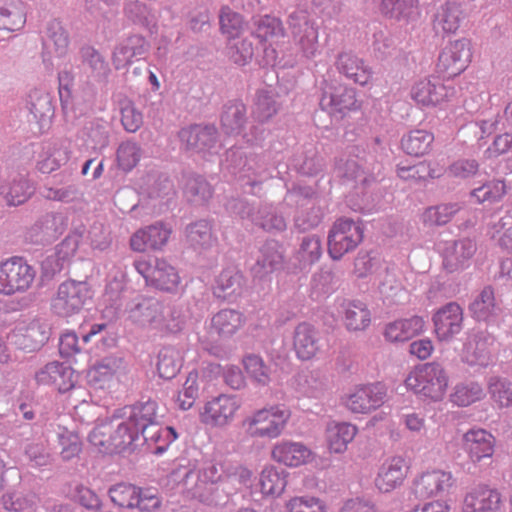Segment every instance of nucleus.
<instances>
[{
    "label": "nucleus",
    "mask_w": 512,
    "mask_h": 512,
    "mask_svg": "<svg viewBox=\"0 0 512 512\" xmlns=\"http://www.w3.org/2000/svg\"><path fill=\"white\" fill-rule=\"evenodd\" d=\"M176 438L177 433L173 427L162 428L156 422H145L130 427V453L138 451L161 455Z\"/></svg>",
    "instance_id": "obj_1"
},
{
    "label": "nucleus",
    "mask_w": 512,
    "mask_h": 512,
    "mask_svg": "<svg viewBox=\"0 0 512 512\" xmlns=\"http://www.w3.org/2000/svg\"><path fill=\"white\" fill-rule=\"evenodd\" d=\"M405 384L416 394L439 401L446 392L448 378L439 363L431 362L410 373L405 379Z\"/></svg>",
    "instance_id": "obj_2"
},
{
    "label": "nucleus",
    "mask_w": 512,
    "mask_h": 512,
    "mask_svg": "<svg viewBox=\"0 0 512 512\" xmlns=\"http://www.w3.org/2000/svg\"><path fill=\"white\" fill-rule=\"evenodd\" d=\"M225 162L232 174H239L243 188L250 187L248 192L254 195L259 194L262 182L270 177L257 157H247L240 148L229 149L226 152Z\"/></svg>",
    "instance_id": "obj_3"
},
{
    "label": "nucleus",
    "mask_w": 512,
    "mask_h": 512,
    "mask_svg": "<svg viewBox=\"0 0 512 512\" xmlns=\"http://www.w3.org/2000/svg\"><path fill=\"white\" fill-rule=\"evenodd\" d=\"M92 295L93 287L88 281L66 280L58 286L51 309L60 317H71L82 310Z\"/></svg>",
    "instance_id": "obj_4"
},
{
    "label": "nucleus",
    "mask_w": 512,
    "mask_h": 512,
    "mask_svg": "<svg viewBox=\"0 0 512 512\" xmlns=\"http://www.w3.org/2000/svg\"><path fill=\"white\" fill-rule=\"evenodd\" d=\"M36 270L23 258L13 257L0 263V295L12 296L29 290Z\"/></svg>",
    "instance_id": "obj_5"
},
{
    "label": "nucleus",
    "mask_w": 512,
    "mask_h": 512,
    "mask_svg": "<svg viewBox=\"0 0 512 512\" xmlns=\"http://www.w3.org/2000/svg\"><path fill=\"white\" fill-rule=\"evenodd\" d=\"M133 266L146 285H153L160 290H176L180 282L176 269L164 259H146L140 256L133 260Z\"/></svg>",
    "instance_id": "obj_6"
},
{
    "label": "nucleus",
    "mask_w": 512,
    "mask_h": 512,
    "mask_svg": "<svg viewBox=\"0 0 512 512\" xmlns=\"http://www.w3.org/2000/svg\"><path fill=\"white\" fill-rule=\"evenodd\" d=\"M363 240L361 223L349 218H340L328 234V253L333 260H340L353 251Z\"/></svg>",
    "instance_id": "obj_7"
},
{
    "label": "nucleus",
    "mask_w": 512,
    "mask_h": 512,
    "mask_svg": "<svg viewBox=\"0 0 512 512\" xmlns=\"http://www.w3.org/2000/svg\"><path fill=\"white\" fill-rule=\"evenodd\" d=\"M289 418L288 409L273 406L255 412L251 418L246 419L245 425L252 437L276 438L283 431Z\"/></svg>",
    "instance_id": "obj_8"
},
{
    "label": "nucleus",
    "mask_w": 512,
    "mask_h": 512,
    "mask_svg": "<svg viewBox=\"0 0 512 512\" xmlns=\"http://www.w3.org/2000/svg\"><path fill=\"white\" fill-rule=\"evenodd\" d=\"M471 58L470 41L466 38L455 40L446 45L440 52L436 71L444 78H453L467 68Z\"/></svg>",
    "instance_id": "obj_9"
},
{
    "label": "nucleus",
    "mask_w": 512,
    "mask_h": 512,
    "mask_svg": "<svg viewBox=\"0 0 512 512\" xmlns=\"http://www.w3.org/2000/svg\"><path fill=\"white\" fill-rule=\"evenodd\" d=\"M319 105L330 115L342 118L347 112L356 110L359 105L356 91L346 86H335L324 79L321 86Z\"/></svg>",
    "instance_id": "obj_10"
},
{
    "label": "nucleus",
    "mask_w": 512,
    "mask_h": 512,
    "mask_svg": "<svg viewBox=\"0 0 512 512\" xmlns=\"http://www.w3.org/2000/svg\"><path fill=\"white\" fill-rule=\"evenodd\" d=\"M338 176L348 180L359 181L363 186H368L376 181L381 171V164L375 161L372 155L368 157H349L339 159L336 162Z\"/></svg>",
    "instance_id": "obj_11"
},
{
    "label": "nucleus",
    "mask_w": 512,
    "mask_h": 512,
    "mask_svg": "<svg viewBox=\"0 0 512 512\" xmlns=\"http://www.w3.org/2000/svg\"><path fill=\"white\" fill-rule=\"evenodd\" d=\"M387 390L382 383L357 387L345 398V406L353 413L367 414L379 408L385 402Z\"/></svg>",
    "instance_id": "obj_12"
},
{
    "label": "nucleus",
    "mask_w": 512,
    "mask_h": 512,
    "mask_svg": "<svg viewBox=\"0 0 512 512\" xmlns=\"http://www.w3.org/2000/svg\"><path fill=\"white\" fill-rule=\"evenodd\" d=\"M463 310L456 302L442 306L434 315V332L439 341L449 342L463 328Z\"/></svg>",
    "instance_id": "obj_13"
},
{
    "label": "nucleus",
    "mask_w": 512,
    "mask_h": 512,
    "mask_svg": "<svg viewBox=\"0 0 512 512\" xmlns=\"http://www.w3.org/2000/svg\"><path fill=\"white\" fill-rule=\"evenodd\" d=\"M288 25L293 37L298 40L303 53L310 58L317 52L318 31L312 22L309 21L308 13L305 10H295L288 16Z\"/></svg>",
    "instance_id": "obj_14"
},
{
    "label": "nucleus",
    "mask_w": 512,
    "mask_h": 512,
    "mask_svg": "<svg viewBox=\"0 0 512 512\" xmlns=\"http://www.w3.org/2000/svg\"><path fill=\"white\" fill-rule=\"evenodd\" d=\"M179 138L185 149L193 152H207L218 142V130L214 124H194L182 128Z\"/></svg>",
    "instance_id": "obj_15"
},
{
    "label": "nucleus",
    "mask_w": 512,
    "mask_h": 512,
    "mask_svg": "<svg viewBox=\"0 0 512 512\" xmlns=\"http://www.w3.org/2000/svg\"><path fill=\"white\" fill-rule=\"evenodd\" d=\"M239 407L240 403L234 396L219 395L204 405L201 412L202 422L213 426L228 425Z\"/></svg>",
    "instance_id": "obj_16"
},
{
    "label": "nucleus",
    "mask_w": 512,
    "mask_h": 512,
    "mask_svg": "<svg viewBox=\"0 0 512 512\" xmlns=\"http://www.w3.org/2000/svg\"><path fill=\"white\" fill-rule=\"evenodd\" d=\"M408 464L402 456L386 459L380 466L375 485L382 493H389L401 486L407 476Z\"/></svg>",
    "instance_id": "obj_17"
},
{
    "label": "nucleus",
    "mask_w": 512,
    "mask_h": 512,
    "mask_svg": "<svg viewBox=\"0 0 512 512\" xmlns=\"http://www.w3.org/2000/svg\"><path fill=\"white\" fill-rule=\"evenodd\" d=\"M454 484L451 472L433 470L423 473L414 481L413 493L417 498L443 495Z\"/></svg>",
    "instance_id": "obj_18"
},
{
    "label": "nucleus",
    "mask_w": 512,
    "mask_h": 512,
    "mask_svg": "<svg viewBox=\"0 0 512 512\" xmlns=\"http://www.w3.org/2000/svg\"><path fill=\"white\" fill-rule=\"evenodd\" d=\"M334 65L339 74L361 86L368 84L372 79L371 67L352 52H340Z\"/></svg>",
    "instance_id": "obj_19"
},
{
    "label": "nucleus",
    "mask_w": 512,
    "mask_h": 512,
    "mask_svg": "<svg viewBox=\"0 0 512 512\" xmlns=\"http://www.w3.org/2000/svg\"><path fill=\"white\" fill-rule=\"evenodd\" d=\"M494 447V436L484 429H470L462 437V448L473 463L491 458Z\"/></svg>",
    "instance_id": "obj_20"
},
{
    "label": "nucleus",
    "mask_w": 512,
    "mask_h": 512,
    "mask_svg": "<svg viewBox=\"0 0 512 512\" xmlns=\"http://www.w3.org/2000/svg\"><path fill=\"white\" fill-rule=\"evenodd\" d=\"M501 503V494L496 489L481 485L467 493L463 512H498Z\"/></svg>",
    "instance_id": "obj_21"
},
{
    "label": "nucleus",
    "mask_w": 512,
    "mask_h": 512,
    "mask_svg": "<svg viewBox=\"0 0 512 512\" xmlns=\"http://www.w3.org/2000/svg\"><path fill=\"white\" fill-rule=\"evenodd\" d=\"M293 347L299 359H312L321 348L320 332L310 323L298 324L294 330Z\"/></svg>",
    "instance_id": "obj_22"
},
{
    "label": "nucleus",
    "mask_w": 512,
    "mask_h": 512,
    "mask_svg": "<svg viewBox=\"0 0 512 512\" xmlns=\"http://www.w3.org/2000/svg\"><path fill=\"white\" fill-rule=\"evenodd\" d=\"M40 385L53 386L59 392H66L74 386L73 370L59 362H51L35 375Z\"/></svg>",
    "instance_id": "obj_23"
},
{
    "label": "nucleus",
    "mask_w": 512,
    "mask_h": 512,
    "mask_svg": "<svg viewBox=\"0 0 512 512\" xmlns=\"http://www.w3.org/2000/svg\"><path fill=\"white\" fill-rule=\"evenodd\" d=\"M247 123V107L241 100H229L222 106L220 125L226 135L242 134Z\"/></svg>",
    "instance_id": "obj_24"
},
{
    "label": "nucleus",
    "mask_w": 512,
    "mask_h": 512,
    "mask_svg": "<svg viewBox=\"0 0 512 512\" xmlns=\"http://www.w3.org/2000/svg\"><path fill=\"white\" fill-rule=\"evenodd\" d=\"M477 250L476 243L470 238H462L446 243L443 265L448 272L462 269Z\"/></svg>",
    "instance_id": "obj_25"
},
{
    "label": "nucleus",
    "mask_w": 512,
    "mask_h": 512,
    "mask_svg": "<svg viewBox=\"0 0 512 512\" xmlns=\"http://www.w3.org/2000/svg\"><path fill=\"white\" fill-rule=\"evenodd\" d=\"M170 232V229L160 222L152 224L134 233L130 238V247L136 251L159 249L166 244Z\"/></svg>",
    "instance_id": "obj_26"
},
{
    "label": "nucleus",
    "mask_w": 512,
    "mask_h": 512,
    "mask_svg": "<svg viewBox=\"0 0 512 512\" xmlns=\"http://www.w3.org/2000/svg\"><path fill=\"white\" fill-rule=\"evenodd\" d=\"M135 190L145 199L165 198L174 194V186L168 176L148 173L138 179Z\"/></svg>",
    "instance_id": "obj_27"
},
{
    "label": "nucleus",
    "mask_w": 512,
    "mask_h": 512,
    "mask_svg": "<svg viewBox=\"0 0 512 512\" xmlns=\"http://www.w3.org/2000/svg\"><path fill=\"white\" fill-rule=\"evenodd\" d=\"M283 261L278 242L271 240L265 242L259 250V255L251 272L255 278L262 279L277 270Z\"/></svg>",
    "instance_id": "obj_28"
},
{
    "label": "nucleus",
    "mask_w": 512,
    "mask_h": 512,
    "mask_svg": "<svg viewBox=\"0 0 512 512\" xmlns=\"http://www.w3.org/2000/svg\"><path fill=\"white\" fill-rule=\"evenodd\" d=\"M70 158L68 147L62 142H49L42 146L37 159V169L45 174L58 170Z\"/></svg>",
    "instance_id": "obj_29"
},
{
    "label": "nucleus",
    "mask_w": 512,
    "mask_h": 512,
    "mask_svg": "<svg viewBox=\"0 0 512 512\" xmlns=\"http://www.w3.org/2000/svg\"><path fill=\"white\" fill-rule=\"evenodd\" d=\"M271 454L276 462L297 467L308 461L311 451L301 442L282 441L273 447Z\"/></svg>",
    "instance_id": "obj_30"
},
{
    "label": "nucleus",
    "mask_w": 512,
    "mask_h": 512,
    "mask_svg": "<svg viewBox=\"0 0 512 512\" xmlns=\"http://www.w3.org/2000/svg\"><path fill=\"white\" fill-rule=\"evenodd\" d=\"M411 97L423 106L436 105L449 97V90L439 81L423 79L412 87Z\"/></svg>",
    "instance_id": "obj_31"
},
{
    "label": "nucleus",
    "mask_w": 512,
    "mask_h": 512,
    "mask_svg": "<svg viewBox=\"0 0 512 512\" xmlns=\"http://www.w3.org/2000/svg\"><path fill=\"white\" fill-rule=\"evenodd\" d=\"M130 319L142 326L162 327L165 320L164 307L155 299H144L130 310Z\"/></svg>",
    "instance_id": "obj_32"
},
{
    "label": "nucleus",
    "mask_w": 512,
    "mask_h": 512,
    "mask_svg": "<svg viewBox=\"0 0 512 512\" xmlns=\"http://www.w3.org/2000/svg\"><path fill=\"white\" fill-rule=\"evenodd\" d=\"M26 23V9L21 0H0V29L19 31Z\"/></svg>",
    "instance_id": "obj_33"
},
{
    "label": "nucleus",
    "mask_w": 512,
    "mask_h": 512,
    "mask_svg": "<svg viewBox=\"0 0 512 512\" xmlns=\"http://www.w3.org/2000/svg\"><path fill=\"white\" fill-rule=\"evenodd\" d=\"M424 321L419 316L401 319L386 325L384 336L390 342H404L419 334Z\"/></svg>",
    "instance_id": "obj_34"
},
{
    "label": "nucleus",
    "mask_w": 512,
    "mask_h": 512,
    "mask_svg": "<svg viewBox=\"0 0 512 512\" xmlns=\"http://www.w3.org/2000/svg\"><path fill=\"white\" fill-rule=\"evenodd\" d=\"M185 235L189 245L198 251L210 249L216 242L212 224L206 219H200L187 225Z\"/></svg>",
    "instance_id": "obj_35"
},
{
    "label": "nucleus",
    "mask_w": 512,
    "mask_h": 512,
    "mask_svg": "<svg viewBox=\"0 0 512 512\" xmlns=\"http://www.w3.org/2000/svg\"><path fill=\"white\" fill-rule=\"evenodd\" d=\"M469 311L472 317L478 321H488L496 316L500 307L496 302L494 289L491 286L484 287L470 303Z\"/></svg>",
    "instance_id": "obj_36"
},
{
    "label": "nucleus",
    "mask_w": 512,
    "mask_h": 512,
    "mask_svg": "<svg viewBox=\"0 0 512 512\" xmlns=\"http://www.w3.org/2000/svg\"><path fill=\"white\" fill-rule=\"evenodd\" d=\"M244 283L243 275L234 267L224 269L216 278L214 295L228 299L241 293Z\"/></svg>",
    "instance_id": "obj_37"
},
{
    "label": "nucleus",
    "mask_w": 512,
    "mask_h": 512,
    "mask_svg": "<svg viewBox=\"0 0 512 512\" xmlns=\"http://www.w3.org/2000/svg\"><path fill=\"white\" fill-rule=\"evenodd\" d=\"M465 17L466 13L461 4L448 1L436 14L434 28L437 31L441 29L445 33H454Z\"/></svg>",
    "instance_id": "obj_38"
},
{
    "label": "nucleus",
    "mask_w": 512,
    "mask_h": 512,
    "mask_svg": "<svg viewBox=\"0 0 512 512\" xmlns=\"http://www.w3.org/2000/svg\"><path fill=\"white\" fill-rule=\"evenodd\" d=\"M33 193V188L28 180L17 175L0 186V194L8 205H20L26 202Z\"/></svg>",
    "instance_id": "obj_39"
},
{
    "label": "nucleus",
    "mask_w": 512,
    "mask_h": 512,
    "mask_svg": "<svg viewBox=\"0 0 512 512\" xmlns=\"http://www.w3.org/2000/svg\"><path fill=\"white\" fill-rule=\"evenodd\" d=\"M212 187L208 181L200 175H187L183 187L186 200L193 205H203L212 197Z\"/></svg>",
    "instance_id": "obj_40"
},
{
    "label": "nucleus",
    "mask_w": 512,
    "mask_h": 512,
    "mask_svg": "<svg viewBox=\"0 0 512 512\" xmlns=\"http://www.w3.org/2000/svg\"><path fill=\"white\" fill-rule=\"evenodd\" d=\"M357 433L356 426L350 423H333L327 428V441L331 451L342 453Z\"/></svg>",
    "instance_id": "obj_41"
},
{
    "label": "nucleus",
    "mask_w": 512,
    "mask_h": 512,
    "mask_svg": "<svg viewBox=\"0 0 512 512\" xmlns=\"http://www.w3.org/2000/svg\"><path fill=\"white\" fill-rule=\"evenodd\" d=\"M434 136L426 130H412L402 137L401 147L405 153L420 157L428 153L431 149Z\"/></svg>",
    "instance_id": "obj_42"
},
{
    "label": "nucleus",
    "mask_w": 512,
    "mask_h": 512,
    "mask_svg": "<svg viewBox=\"0 0 512 512\" xmlns=\"http://www.w3.org/2000/svg\"><path fill=\"white\" fill-rule=\"evenodd\" d=\"M493 342L494 338L486 332L474 334L466 347L468 361L471 364L487 365L491 353L490 346Z\"/></svg>",
    "instance_id": "obj_43"
},
{
    "label": "nucleus",
    "mask_w": 512,
    "mask_h": 512,
    "mask_svg": "<svg viewBox=\"0 0 512 512\" xmlns=\"http://www.w3.org/2000/svg\"><path fill=\"white\" fill-rule=\"evenodd\" d=\"M253 223L270 233L283 232L287 227L283 215L269 204H263L258 208Z\"/></svg>",
    "instance_id": "obj_44"
},
{
    "label": "nucleus",
    "mask_w": 512,
    "mask_h": 512,
    "mask_svg": "<svg viewBox=\"0 0 512 512\" xmlns=\"http://www.w3.org/2000/svg\"><path fill=\"white\" fill-rule=\"evenodd\" d=\"M344 323L350 331L364 330L370 324V311L361 301H350L343 304Z\"/></svg>",
    "instance_id": "obj_45"
},
{
    "label": "nucleus",
    "mask_w": 512,
    "mask_h": 512,
    "mask_svg": "<svg viewBox=\"0 0 512 512\" xmlns=\"http://www.w3.org/2000/svg\"><path fill=\"white\" fill-rule=\"evenodd\" d=\"M182 367V356L179 350L174 347H163L158 353L157 370L163 379H172Z\"/></svg>",
    "instance_id": "obj_46"
},
{
    "label": "nucleus",
    "mask_w": 512,
    "mask_h": 512,
    "mask_svg": "<svg viewBox=\"0 0 512 512\" xmlns=\"http://www.w3.org/2000/svg\"><path fill=\"white\" fill-rule=\"evenodd\" d=\"M130 509L138 508L140 511L150 512L158 509L161 499L155 488H141L130 484Z\"/></svg>",
    "instance_id": "obj_47"
},
{
    "label": "nucleus",
    "mask_w": 512,
    "mask_h": 512,
    "mask_svg": "<svg viewBox=\"0 0 512 512\" xmlns=\"http://www.w3.org/2000/svg\"><path fill=\"white\" fill-rule=\"evenodd\" d=\"M279 109V104L276 101L275 94L268 90H259L256 93L253 116L260 122L264 123L270 120Z\"/></svg>",
    "instance_id": "obj_48"
},
{
    "label": "nucleus",
    "mask_w": 512,
    "mask_h": 512,
    "mask_svg": "<svg viewBox=\"0 0 512 512\" xmlns=\"http://www.w3.org/2000/svg\"><path fill=\"white\" fill-rule=\"evenodd\" d=\"M243 365L251 380L259 386H268L271 382V368L256 354H248L243 358Z\"/></svg>",
    "instance_id": "obj_49"
},
{
    "label": "nucleus",
    "mask_w": 512,
    "mask_h": 512,
    "mask_svg": "<svg viewBox=\"0 0 512 512\" xmlns=\"http://www.w3.org/2000/svg\"><path fill=\"white\" fill-rule=\"evenodd\" d=\"M506 193V185L503 180H492L483 183L470 192V197L474 203H494L499 201Z\"/></svg>",
    "instance_id": "obj_50"
},
{
    "label": "nucleus",
    "mask_w": 512,
    "mask_h": 512,
    "mask_svg": "<svg viewBox=\"0 0 512 512\" xmlns=\"http://www.w3.org/2000/svg\"><path fill=\"white\" fill-rule=\"evenodd\" d=\"M259 484L263 494L280 495L287 485L284 471H279L275 467L264 468L260 474Z\"/></svg>",
    "instance_id": "obj_51"
},
{
    "label": "nucleus",
    "mask_w": 512,
    "mask_h": 512,
    "mask_svg": "<svg viewBox=\"0 0 512 512\" xmlns=\"http://www.w3.org/2000/svg\"><path fill=\"white\" fill-rule=\"evenodd\" d=\"M241 324V314L233 309H223L212 318V327L218 334L223 336H230L234 334Z\"/></svg>",
    "instance_id": "obj_52"
},
{
    "label": "nucleus",
    "mask_w": 512,
    "mask_h": 512,
    "mask_svg": "<svg viewBox=\"0 0 512 512\" xmlns=\"http://www.w3.org/2000/svg\"><path fill=\"white\" fill-rule=\"evenodd\" d=\"M321 255L320 237L316 234L304 236L296 253L298 261L304 266L312 265L320 259Z\"/></svg>",
    "instance_id": "obj_53"
},
{
    "label": "nucleus",
    "mask_w": 512,
    "mask_h": 512,
    "mask_svg": "<svg viewBox=\"0 0 512 512\" xmlns=\"http://www.w3.org/2000/svg\"><path fill=\"white\" fill-rule=\"evenodd\" d=\"M416 3L417 0H380V11L390 19H406L413 13Z\"/></svg>",
    "instance_id": "obj_54"
},
{
    "label": "nucleus",
    "mask_w": 512,
    "mask_h": 512,
    "mask_svg": "<svg viewBox=\"0 0 512 512\" xmlns=\"http://www.w3.org/2000/svg\"><path fill=\"white\" fill-rule=\"evenodd\" d=\"M255 35L261 41L284 36V28L280 19L265 15L255 20Z\"/></svg>",
    "instance_id": "obj_55"
},
{
    "label": "nucleus",
    "mask_w": 512,
    "mask_h": 512,
    "mask_svg": "<svg viewBox=\"0 0 512 512\" xmlns=\"http://www.w3.org/2000/svg\"><path fill=\"white\" fill-rule=\"evenodd\" d=\"M457 203L441 204L426 209L423 215L424 222L429 225H445L459 211Z\"/></svg>",
    "instance_id": "obj_56"
},
{
    "label": "nucleus",
    "mask_w": 512,
    "mask_h": 512,
    "mask_svg": "<svg viewBox=\"0 0 512 512\" xmlns=\"http://www.w3.org/2000/svg\"><path fill=\"white\" fill-rule=\"evenodd\" d=\"M110 440V429L105 425L94 428L89 435L90 443L101 453L121 452L125 449L119 447L121 443Z\"/></svg>",
    "instance_id": "obj_57"
},
{
    "label": "nucleus",
    "mask_w": 512,
    "mask_h": 512,
    "mask_svg": "<svg viewBox=\"0 0 512 512\" xmlns=\"http://www.w3.org/2000/svg\"><path fill=\"white\" fill-rule=\"evenodd\" d=\"M130 411V427H135L145 422H155L156 402L151 399L139 401L133 404Z\"/></svg>",
    "instance_id": "obj_58"
},
{
    "label": "nucleus",
    "mask_w": 512,
    "mask_h": 512,
    "mask_svg": "<svg viewBox=\"0 0 512 512\" xmlns=\"http://www.w3.org/2000/svg\"><path fill=\"white\" fill-rule=\"evenodd\" d=\"M220 29L229 37H237L244 27L242 16L230 7H222L219 15Z\"/></svg>",
    "instance_id": "obj_59"
},
{
    "label": "nucleus",
    "mask_w": 512,
    "mask_h": 512,
    "mask_svg": "<svg viewBox=\"0 0 512 512\" xmlns=\"http://www.w3.org/2000/svg\"><path fill=\"white\" fill-rule=\"evenodd\" d=\"M483 396V389L480 384L476 382H469L459 384L452 394V401L458 406H468L471 403L481 399Z\"/></svg>",
    "instance_id": "obj_60"
},
{
    "label": "nucleus",
    "mask_w": 512,
    "mask_h": 512,
    "mask_svg": "<svg viewBox=\"0 0 512 512\" xmlns=\"http://www.w3.org/2000/svg\"><path fill=\"white\" fill-rule=\"evenodd\" d=\"M183 486L190 493L192 498L199 500L204 504V496L211 497L213 491L212 484L198 481L194 470H185L183 476Z\"/></svg>",
    "instance_id": "obj_61"
},
{
    "label": "nucleus",
    "mask_w": 512,
    "mask_h": 512,
    "mask_svg": "<svg viewBox=\"0 0 512 512\" xmlns=\"http://www.w3.org/2000/svg\"><path fill=\"white\" fill-rule=\"evenodd\" d=\"M379 291L385 299L392 303H399L402 296L405 295L401 282L394 274H391L388 271L385 272V275L379 284Z\"/></svg>",
    "instance_id": "obj_62"
},
{
    "label": "nucleus",
    "mask_w": 512,
    "mask_h": 512,
    "mask_svg": "<svg viewBox=\"0 0 512 512\" xmlns=\"http://www.w3.org/2000/svg\"><path fill=\"white\" fill-rule=\"evenodd\" d=\"M489 393L500 407L512 406V383L503 379H491Z\"/></svg>",
    "instance_id": "obj_63"
},
{
    "label": "nucleus",
    "mask_w": 512,
    "mask_h": 512,
    "mask_svg": "<svg viewBox=\"0 0 512 512\" xmlns=\"http://www.w3.org/2000/svg\"><path fill=\"white\" fill-rule=\"evenodd\" d=\"M286 507L289 512H326L323 502L312 496L294 497Z\"/></svg>",
    "instance_id": "obj_64"
}]
</instances>
